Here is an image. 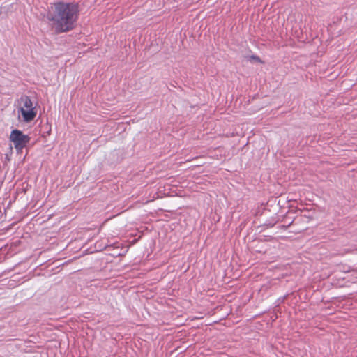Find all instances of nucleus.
Segmentation results:
<instances>
[{"label": "nucleus", "instance_id": "nucleus-1", "mask_svg": "<svg viewBox=\"0 0 357 357\" xmlns=\"http://www.w3.org/2000/svg\"><path fill=\"white\" fill-rule=\"evenodd\" d=\"M79 14V5L77 3L59 1L52 4L45 17L55 33H62L74 29Z\"/></svg>", "mask_w": 357, "mask_h": 357}, {"label": "nucleus", "instance_id": "nucleus-2", "mask_svg": "<svg viewBox=\"0 0 357 357\" xmlns=\"http://www.w3.org/2000/svg\"><path fill=\"white\" fill-rule=\"evenodd\" d=\"M19 102L18 112L21 114L23 121L26 123L33 121L37 115V110L30 97L22 95L20 98Z\"/></svg>", "mask_w": 357, "mask_h": 357}, {"label": "nucleus", "instance_id": "nucleus-3", "mask_svg": "<svg viewBox=\"0 0 357 357\" xmlns=\"http://www.w3.org/2000/svg\"><path fill=\"white\" fill-rule=\"evenodd\" d=\"M10 139L13 142L14 146L17 151H21L29 142L30 137L24 135L21 130H13L10 135Z\"/></svg>", "mask_w": 357, "mask_h": 357}, {"label": "nucleus", "instance_id": "nucleus-4", "mask_svg": "<svg viewBox=\"0 0 357 357\" xmlns=\"http://www.w3.org/2000/svg\"><path fill=\"white\" fill-rule=\"evenodd\" d=\"M249 60L255 61L260 63H263L262 60L258 56L254 54L249 56Z\"/></svg>", "mask_w": 357, "mask_h": 357}, {"label": "nucleus", "instance_id": "nucleus-5", "mask_svg": "<svg viewBox=\"0 0 357 357\" xmlns=\"http://www.w3.org/2000/svg\"><path fill=\"white\" fill-rule=\"evenodd\" d=\"M285 297H286V296H284V297H282V298H280L278 300V301L279 303H282V302H283V301H284V300L285 299Z\"/></svg>", "mask_w": 357, "mask_h": 357}]
</instances>
